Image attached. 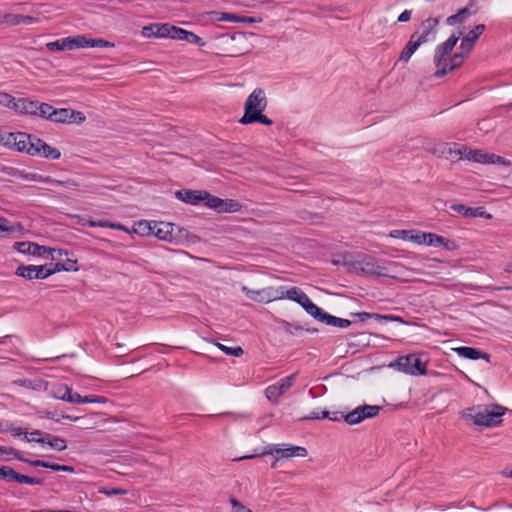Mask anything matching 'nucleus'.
Segmentation results:
<instances>
[{
  "label": "nucleus",
  "mask_w": 512,
  "mask_h": 512,
  "mask_svg": "<svg viewBox=\"0 0 512 512\" xmlns=\"http://www.w3.org/2000/svg\"><path fill=\"white\" fill-rule=\"evenodd\" d=\"M458 41L459 36L451 34L447 40L435 47L433 55V63L437 67V70L434 73L435 78H443L448 73L460 68L463 65L465 57L470 52H464L461 50L460 52L452 54V51Z\"/></svg>",
  "instance_id": "nucleus-1"
},
{
  "label": "nucleus",
  "mask_w": 512,
  "mask_h": 512,
  "mask_svg": "<svg viewBox=\"0 0 512 512\" xmlns=\"http://www.w3.org/2000/svg\"><path fill=\"white\" fill-rule=\"evenodd\" d=\"M267 100L265 92L261 88H256L246 99L244 105V114L238 120L242 125L261 124L265 126L273 125V121L262 112L266 108Z\"/></svg>",
  "instance_id": "nucleus-2"
},
{
  "label": "nucleus",
  "mask_w": 512,
  "mask_h": 512,
  "mask_svg": "<svg viewBox=\"0 0 512 512\" xmlns=\"http://www.w3.org/2000/svg\"><path fill=\"white\" fill-rule=\"evenodd\" d=\"M396 266L395 262H387L379 260L371 255H364L361 258L350 263V271H354L358 275H369L394 278L391 274L392 267Z\"/></svg>",
  "instance_id": "nucleus-3"
},
{
  "label": "nucleus",
  "mask_w": 512,
  "mask_h": 512,
  "mask_svg": "<svg viewBox=\"0 0 512 512\" xmlns=\"http://www.w3.org/2000/svg\"><path fill=\"white\" fill-rule=\"evenodd\" d=\"M494 407L496 411L484 407L475 414L463 412L462 417L467 420H472L473 423L478 426L496 427L502 423V416L506 409L500 405H495Z\"/></svg>",
  "instance_id": "nucleus-4"
},
{
  "label": "nucleus",
  "mask_w": 512,
  "mask_h": 512,
  "mask_svg": "<svg viewBox=\"0 0 512 512\" xmlns=\"http://www.w3.org/2000/svg\"><path fill=\"white\" fill-rule=\"evenodd\" d=\"M13 248L25 255H33L38 257L51 255L52 260H60L63 255H69V250L67 249H55L29 241L15 242Z\"/></svg>",
  "instance_id": "nucleus-5"
},
{
  "label": "nucleus",
  "mask_w": 512,
  "mask_h": 512,
  "mask_svg": "<svg viewBox=\"0 0 512 512\" xmlns=\"http://www.w3.org/2000/svg\"><path fill=\"white\" fill-rule=\"evenodd\" d=\"M278 294L280 295V299L287 298L298 303L310 316H314L315 312L318 309V306L311 301L308 295L301 290L299 287H285L279 286L277 287Z\"/></svg>",
  "instance_id": "nucleus-6"
},
{
  "label": "nucleus",
  "mask_w": 512,
  "mask_h": 512,
  "mask_svg": "<svg viewBox=\"0 0 512 512\" xmlns=\"http://www.w3.org/2000/svg\"><path fill=\"white\" fill-rule=\"evenodd\" d=\"M30 141H34V136L25 132L0 130V144L9 149L18 152H26Z\"/></svg>",
  "instance_id": "nucleus-7"
},
{
  "label": "nucleus",
  "mask_w": 512,
  "mask_h": 512,
  "mask_svg": "<svg viewBox=\"0 0 512 512\" xmlns=\"http://www.w3.org/2000/svg\"><path fill=\"white\" fill-rule=\"evenodd\" d=\"M390 366H396L399 371L413 376L425 375L427 373L426 363L416 354L400 356Z\"/></svg>",
  "instance_id": "nucleus-8"
},
{
  "label": "nucleus",
  "mask_w": 512,
  "mask_h": 512,
  "mask_svg": "<svg viewBox=\"0 0 512 512\" xmlns=\"http://www.w3.org/2000/svg\"><path fill=\"white\" fill-rule=\"evenodd\" d=\"M307 449L302 446H288L286 448H278L277 445L265 446L259 455L273 454L276 460L272 463L271 467L275 468L277 461L281 458H290L293 456L305 457L307 456Z\"/></svg>",
  "instance_id": "nucleus-9"
},
{
  "label": "nucleus",
  "mask_w": 512,
  "mask_h": 512,
  "mask_svg": "<svg viewBox=\"0 0 512 512\" xmlns=\"http://www.w3.org/2000/svg\"><path fill=\"white\" fill-rule=\"evenodd\" d=\"M382 407L378 405H362L356 407L354 410L347 412L345 415V422L348 425H356L365 419H372L376 417L381 411Z\"/></svg>",
  "instance_id": "nucleus-10"
},
{
  "label": "nucleus",
  "mask_w": 512,
  "mask_h": 512,
  "mask_svg": "<svg viewBox=\"0 0 512 512\" xmlns=\"http://www.w3.org/2000/svg\"><path fill=\"white\" fill-rule=\"evenodd\" d=\"M26 153L31 156H41L46 159L56 160L61 157L59 149L48 145L45 141L34 136V141H30Z\"/></svg>",
  "instance_id": "nucleus-11"
},
{
  "label": "nucleus",
  "mask_w": 512,
  "mask_h": 512,
  "mask_svg": "<svg viewBox=\"0 0 512 512\" xmlns=\"http://www.w3.org/2000/svg\"><path fill=\"white\" fill-rule=\"evenodd\" d=\"M0 480H5L8 482L13 481L27 485H43L45 482L43 478L30 477L28 475L18 473L10 466H0Z\"/></svg>",
  "instance_id": "nucleus-12"
},
{
  "label": "nucleus",
  "mask_w": 512,
  "mask_h": 512,
  "mask_svg": "<svg viewBox=\"0 0 512 512\" xmlns=\"http://www.w3.org/2000/svg\"><path fill=\"white\" fill-rule=\"evenodd\" d=\"M296 374H291L280 379L276 384L265 389V395L269 401L277 402L279 397L288 391L296 381Z\"/></svg>",
  "instance_id": "nucleus-13"
},
{
  "label": "nucleus",
  "mask_w": 512,
  "mask_h": 512,
  "mask_svg": "<svg viewBox=\"0 0 512 512\" xmlns=\"http://www.w3.org/2000/svg\"><path fill=\"white\" fill-rule=\"evenodd\" d=\"M206 207L213 209L218 213H232L240 211L242 205L235 199H222L210 194V199L206 202Z\"/></svg>",
  "instance_id": "nucleus-14"
},
{
  "label": "nucleus",
  "mask_w": 512,
  "mask_h": 512,
  "mask_svg": "<svg viewBox=\"0 0 512 512\" xmlns=\"http://www.w3.org/2000/svg\"><path fill=\"white\" fill-rule=\"evenodd\" d=\"M85 115L80 111H75L71 108L54 109L52 122L62 124H76L80 125L85 121Z\"/></svg>",
  "instance_id": "nucleus-15"
},
{
  "label": "nucleus",
  "mask_w": 512,
  "mask_h": 512,
  "mask_svg": "<svg viewBox=\"0 0 512 512\" xmlns=\"http://www.w3.org/2000/svg\"><path fill=\"white\" fill-rule=\"evenodd\" d=\"M242 291L249 299L259 303H269L274 300H280L277 287L270 286L259 290L243 287Z\"/></svg>",
  "instance_id": "nucleus-16"
},
{
  "label": "nucleus",
  "mask_w": 512,
  "mask_h": 512,
  "mask_svg": "<svg viewBox=\"0 0 512 512\" xmlns=\"http://www.w3.org/2000/svg\"><path fill=\"white\" fill-rule=\"evenodd\" d=\"M438 26L439 18L428 17L420 23L419 29L416 31L418 32L416 38L419 39L423 44L434 41L438 33Z\"/></svg>",
  "instance_id": "nucleus-17"
},
{
  "label": "nucleus",
  "mask_w": 512,
  "mask_h": 512,
  "mask_svg": "<svg viewBox=\"0 0 512 512\" xmlns=\"http://www.w3.org/2000/svg\"><path fill=\"white\" fill-rule=\"evenodd\" d=\"M175 197L186 204L198 205L203 202L206 206L210 193L206 190L180 189L175 192Z\"/></svg>",
  "instance_id": "nucleus-18"
},
{
  "label": "nucleus",
  "mask_w": 512,
  "mask_h": 512,
  "mask_svg": "<svg viewBox=\"0 0 512 512\" xmlns=\"http://www.w3.org/2000/svg\"><path fill=\"white\" fill-rule=\"evenodd\" d=\"M15 274L27 280L46 279L49 277L47 272V264L44 265H20L17 267Z\"/></svg>",
  "instance_id": "nucleus-19"
},
{
  "label": "nucleus",
  "mask_w": 512,
  "mask_h": 512,
  "mask_svg": "<svg viewBox=\"0 0 512 512\" xmlns=\"http://www.w3.org/2000/svg\"><path fill=\"white\" fill-rule=\"evenodd\" d=\"M66 259L63 262H56L47 264V272L49 277L55 273L65 271V272H77L79 271V267L77 265L78 259L76 258L74 252L69 251V255L65 256Z\"/></svg>",
  "instance_id": "nucleus-20"
},
{
  "label": "nucleus",
  "mask_w": 512,
  "mask_h": 512,
  "mask_svg": "<svg viewBox=\"0 0 512 512\" xmlns=\"http://www.w3.org/2000/svg\"><path fill=\"white\" fill-rule=\"evenodd\" d=\"M471 157L473 158V162L480 164H497L502 166L511 165V161L505 157L496 155L494 153H488L483 149H475Z\"/></svg>",
  "instance_id": "nucleus-21"
},
{
  "label": "nucleus",
  "mask_w": 512,
  "mask_h": 512,
  "mask_svg": "<svg viewBox=\"0 0 512 512\" xmlns=\"http://www.w3.org/2000/svg\"><path fill=\"white\" fill-rule=\"evenodd\" d=\"M478 6L476 2L470 1L465 7L461 8L456 14L450 15L446 18V24L455 26L465 22L469 17L478 13Z\"/></svg>",
  "instance_id": "nucleus-22"
},
{
  "label": "nucleus",
  "mask_w": 512,
  "mask_h": 512,
  "mask_svg": "<svg viewBox=\"0 0 512 512\" xmlns=\"http://www.w3.org/2000/svg\"><path fill=\"white\" fill-rule=\"evenodd\" d=\"M46 48L49 51H64V50L79 49V48H81L80 35L69 36V37L57 39L52 42H48L46 44Z\"/></svg>",
  "instance_id": "nucleus-23"
},
{
  "label": "nucleus",
  "mask_w": 512,
  "mask_h": 512,
  "mask_svg": "<svg viewBox=\"0 0 512 512\" xmlns=\"http://www.w3.org/2000/svg\"><path fill=\"white\" fill-rule=\"evenodd\" d=\"M486 26L484 24H478L473 29H471L462 39L460 43V50L464 52H471L479 37L485 31Z\"/></svg>",
  "instance_id": "nucleus-24"
},
{
  "label": "nucleus",
  "mask_w": 512,
  "mask_h": 512,
  "mask_svg": "<svg viewBox=\"0 0 512 512\" xmlns=\"http://www.w3.org/2000/svg\"><path fill=\"white\" fill-rule=\"evenodd\" d=\"M313 318L319 322L325 323L326 325L335 326V327H339V328H346L351 325L350 320L333 316V315L325 312L320 307H318Z\"/></svg>",
  "instance_id": "nucleus-25"
},
{
  "label": "nucleus",
  "mask_w": 512,
  "mask_h": 512,
  "mask_svg": "<svg viewBox=\"0 0 512 512\" xmlns=\"http://www.w3.org/2000/svg\"><path fill=\"white\" fill-rule=\"evenodd\" d=\"M175 225L172 223L165 222H153V234L159 240L166 242H174L175 236L173 235Z\"/></svg>",
  "instance_id": "nucleus-26"
},
{
  "label": "nucleus",
  "mask_w": 512,
  "mask_h": 512,
  "mask_svg": "<svg viewBox=\"0 0 512 512\" xmlns=\"http://www.w3.org/2000/svg\"><path fill=\"white\" fill-rule=\"evenodd\" d=\"M450 208L457 212L458 214L466 217V218H477V217H486L491 218L490 214H487L485 208L482 206L478 207H468L464 204L454 203L450 206Z\"/></svg>",
  "instance_id": "nucleus-27"
},
{
  "label": "nucleus",
  "mask_w": 512,
  "mask_h": 512,
  "mask_svg": "<svg viewBox=\"0 0 512 512\" xmlns=\"http://www.w3.org/2000/svg\"><path fill=\"white\" fill-rule=\"evenodd\" d=\"M453 350L457 353L458 356L465 358V359H470V360L483 359L488 363L491 360L490 354H488L478 348H475V347L460 346V347L454 348Z\"/></svg>",
  "instance_id": "nucleus-28"
},
{
  "label": "nucleus",
  "mask_w": 512,
  "mask_h": 512,
  "mask_svg": "<svg viewBox=\"0 0 512 512\" xmlns=\"http://www.w3.org/2000/svg\"><path fill=\"white\" fill-rule=\"evenodd\" d=\"M418 32H414L399 55L398 61L407 63L416 50L423 44L416 38Z\"/></svg>",
  "instance_id": "nucleus-29"
},
{
  "label": "nucleus",
  "mask_w": 512,
  "mask_h": 512,
  "mask_svg": "<svg viewBox=\"0 0 512 512\" xmlns=\"http://www.w3.org/2000/svg\"><path fill=\"white\" fill-rule=\"evenodd\" d=\"M12 459H16L18 461L24 462L31 466V462H34L33 459H29L23 456V454L13 448L8 446L0 445V461H10Z\"/></svg>",
  "instance_id": "nucleus-30"
},
{
  "label": "nucleus",
  "mask_w": 512,
  "mask_h": 512,
  "mask_svg": "<svg viewBox=\"0 0 512 512\" xmlns=\"http://www.w3.org/2000/svg\"><path fill=\"white\" fill-rule=\"evenodd\" d=\"M38 101L29 98H17L15 111L21 114H29L36 116Z\"/></svg>",
  "instance_id": "nucleus-31"
},
{
  "label": "nucleus",
  "mask_w": 512,
  "mask_h": 512,
  "mask_svg": "<svg viewBox=\"0 0 512 512\" xmlns=\"http://www.w3.org/2000/svg\"><path fill=\"white\" fill-rule=\"evenodd\" d=\"M31 466L42 467V468L50 469V470L56 471V472H59V471L69 472V473L75 472V468L73 466L62 465V464L45 461V460H40V459H35L34 462H31Z\"/></svg>",
  "instance_id": "nucleus-32"
},
{
  "label": "nucleus",
  "mask_w": 512,
  "mask_h": 512,
  "mask_svg": "<svg viewBox=\"0 0 512 512\" xmlns=\"http://www.w3.org/2000/svg\"><path fill=\"white\" fill-rule=\"evenodd\" d=\"M81 48H112L115 46L114 43L109 42L102 38H88L85 35H80Z\"/></svg>",
  "instance_id": "nucleus-33"
},
{
  "label": "nucleus",
  "mask_w": 512,
  "mask_h": 512,
  "mask_svg": "<svg viewBox=\"0 0 512 512\" xmlns=\"http://www.w3.org/2000/svg\"><path fill=\"white\" fill-rule=\"evenodd\" d=\"M155 37L156 38H171L177 39L176 36L179 32V27L173 26L169 23L155 24Z\"/></svg>",
  "instance_id": "nucleus-34"
},
{
  "label": "nucleus",
  "mask_w": 512,
  "mask_h": 512,
  "mask_svg": "<svg viewBox=\"0 0 512 512\" xmlns=\"http://www.w3.org/2000/svg\"><path fill=\"white\" fill-rule=\"evenodd\" d=\"M176 38H177L176 40H183L188 43L197 44L199 46L205 45V42L202 40L201 37H199L198 35H196L193 32L184 30L182 28H179V32H178Z\"/></svg>",
  "instance_id": "nucleus-35"
},
{
  "label": "nucleus",
  "mask_w": 512,
  "mask_h": 512,
  "mask_svg": "<svg viewBox=\"0 0 512 512\" xmlns=\"http://www.w3.org/2000/svg\"><path fill=\"white\" fill-rule=\"evenodd\" d=\"M33 435H39V438H28L27 434H25V441L36 442V443L41 444L42 446H45V445L49 446V443L56 436V435L50 434L48 432H43L41 430H34Z\"/></svg>",
  "instance_id": "nucleus-36"
},
{
  "label": "nucleus",
  "mask_w": 512,
  "mask_h": 512,
  "mask_svg": "<svg viewBox=\"0 0 512 512\" xmlns=\"http://www.w3.org/2000/svg\"><path fill=\"white\" fill-rule=\"evenodd\" d=\"M473 151H475V149H472L466 145H461L458 148H449L448 154L450 156L457 155L460 159L473 161V158L471 157L473 155Z\"/></svg>",
  "instance_id": "nucleus-37"
},
{
  "label": "nucleus",
  "mask_w": 512,
  "mask_h": 512,
  "mask_svg": "<svg viewBox=\"0 0 512 512\" xmlns=\"http://www.w3.org/2000/svg\"><path fill=\"white\" fill-rule=\"evenodd\" d=\"M36 109H37L36 116H39L44 119H48V120L52 121V116H53L55 108H53L50 104L39 102Z\"/></svg>",
  "instance_id": "nucleus-38"
},
{
  "label": "nucleus",
  "mask_w": 512,
  "mask_h": 512,
  "mask_svg": "<svg viewBox=\"0 0 512 512\" xmlns=\"http://www.w3.org/2000/svg\"><path fill=\"white\" fill-rule=\"evenodd\" d=\"M279 323L281 327L284 329V331L290 335H296L304 330V327L297 322L290 323L286 320H280Z\"/></svg>",
  "instance_id": "nucleus-39"
},
{
  "label": "nucleus",
  "mask_w": 512,
  "mask_h": 512,
  "mask_svg": "<svg viewBox=\"0 0 512 512\" xmlns=\"http://www.w3.org/2000/svg\"><path fill=\"white\" fill-rule=\"evenodd\" d=\"M10 23L13 25H20V24H31L37 21V18L28 16V15H20L15 14L10 16Z\"/></svg>",
  "instance_id": "nucleus-40"
},
{
  "label": "nucleus",
  "mask_w": 512,
  "mask_h": 512,
  "mask_svg": "<svg viewBox=\"0 0 512 512\" xmlns=\"http://www.w3.org/2000/svg\"><path fill=\"white\" fill-rule=\"evenodd\" d=\"M137 229H135V232L145 236V235H152L153 234V223L147 221V220H141L137 224Z\"/></svg>",
  "instance_id": "nucleus-41"
},
{
  "label": "nucleus",
  "mask_w": 512,
  "mask_h": 512,
  "mask_svg": "<svg viewBox=\"0 0 512 512\" xmlns=\"http://www.w3.org/2000/svg\"><path fill=\"white\" fill-rule=\"evenodd\" d=\"M16 102H17V98L13 97L12 95H10L8 93L0 92V105L15 110Z\"/></svg>",
  "instance_id": "nucleus-42"
},
{
  "label": "nucleus",
  "mask_w": 512,
  "mask_h": 512,
  "mask_svg": "<svg viewBox=\"0 0 512 512\" xmlns=\"http://www.w3.org/2000/svg\"><path fill=\"white\" fill-rule=\"evenodd\" d=\"M217 346L219 347V349L221 351H223L226 355H229V356L240 357L244 354V350L240 346L227 347L220 343H218Z\"/></svg>",
  "instance_id": "nucleus-43"
},
{
  "label": "nucleus",
  "mask_w": 512,
  "mask_h": 512,
  "mask_svg": "<svg viewBox=\"0 0 512 512\" xmlns=\"http://www.w3.org/2000/svg\"><path fill=\"white\" fill-rule=\"evenodd\" d=\"M444 243V237L435 233H427L425 245L439 247Z\"/></svg>",
  "instance_id": "nucleus-44"
},
{
  "label": "nucleus",
  "mask_w": 512,
  "mask_h": 512,
  "mask_svg": "<svg viewBox=\"0 0 512 512\" xmlns=\"http://www.w3.org/2000/svg\"><path fill=\"white\" fill-rule=\"evenodd\" d=\"M49 447L57 451H64L67 449V442L64 438L55 436V438L49 443Z\"/></svg>",
  "instance_id": "nucleus-45"
},
{
  "label": "nucleus",
  "mask_w": 512,
  "mask_h": 512,
  "mask_svg": "<svg viewBox=\"0 0 512 512\" xmlns=\"http://www.w3.org/2000/svg\"><path fill=\"white\" fill-rule=\"evenodd\" d=\"M1 432H10L13 436H21L27 434V432L23 431L21 427H16L11 423H6L5 428L0 429Z\"/></svg>",
  "instance_id": "nucleus-46"
},
{
  "label": "nucleus",
  "mask_w": 512,
  "mask_h": 512,
  "mask_svg": "<svg viewBox=\"0 0 512 512\" xmlns=\"http://www.w3.org/2000/svg\"><path fill=\"white\" fill-rule=\"evenodd\" d=\"M326 417H330L329 411H312L308 416L301 417L300 420H320L325 419Z\"/></svg>",
  "instance_id": "nucleus-47"
},
{
  "label": "nucleus",
  "mask_w": 512,
  "mask_h": 512,
  "mask_svg": "<svg viewBox=\"0 0 512 512\" xmlns=\"http://www.w3.org/2000/svg\"><path fill=\"white\" fill-rule=\"evenodd\" d=\"M66 390H70V387L67 385H59L58 387L53 389V397L65 401V398L67 397Z\"/></svg>",
  "instance_id": "nucleus-48"
},
{
  "label": "nucleus",
  "mask_w": 512,
  "mask_h": 512,
  "mask_svg": "<svg viewBox=\"0 0 512 512\" xmlns=\"http://www.w3.org/2000/svg\"><path fill=\"white\" fill-rule=\"evenodd\" d=\"M354 316H356L360 322H365L368 319H375L380 322L381 314L378 313H369V312H358L354 313Z\"/></svg>",
  "instance_id": "nucleus-49"
},
{
  "label": "nucleus",
  "mask_w": 512,
  "mask_h": 512,
  "mask_svg": "<svg viewBox=\"0 0 512 512\" xmlns=\"http://www.w3.org/2000/svg\"><path fill=\"white\" fill-rule=\"evenodd\" d=\"M427 232L413 231L409 235V241H412L417 244H425Z\"/></svg>",
  "instance_id": "nucleus-50"
},
{
  "label": "nucleus",
  "mask_w": 512,
  "mask_h": 512,
  "mask_svg": "<svg viewBox=\"0 0 512 512\" xmlns=\"http://www.w3.org/2000/svg\"><path fill=\"white\" fill-rule=\"evenodd\" d=\"M108 401L107 398L104 396L99 395H86L83 396V403H97V404H104Z\"/></svg>",
  "instance_id": "nucleus-51"
},
{
  "label": "nucleus",
  "mask_w": 512,
  "mask_h": 512,
  "mask_svg": "<svg viewBox=\"0 0 512 512\" xmlns=\"http://www.w3.org/2000/svg\"><path fill=\"white\" fill-rule=\"evenodd\" d=\"M66 393H67V397L65 398L66 402L78 403V404L83 403V396H81L77 392H72L71 388H70V390H66Z\"/></svg>",
  "instance_id": "nucleus-52"
},
{
  "label": "nucleus",
  "mask_w": 512,
  "mask_h": 512,
  "mask_svg": "<svg viewBox=\"0 0 512 512\" xmlns=\"http://www.w3.org/2000/svg\"><path fill=\"white\" fill-rule=\"evenodd\" d=\"M230 503L232 506V512H253L251 509L244 506L241 502H239L235 498H231Z\"/></svg>",
  "instance_id": "nucleus-53"
},
{
  "label": "nucleus",
  "mask_w": 512,
  "mask_h": 512,
  "mask_svg": "<svg viewBox=\"0 0 512 512\" xmlns=\"http://www.w3.org/2000/svg\"><path fill=\"white\" fill-rule=\"evenodd\" d=\"M16 230L5 217L0 216V232L12 233Z\"/></svg>",
  "instance_id": "nucleus-54"
},
{
  "label": "nucleus",
  "mask_w": 512,
  "mask_h": 512,
  "mask_svg": "<svg viewBox=\"0 0 512 512\" xmlns=\"http://www.w3.org/2000/svg\"><path fill=\"white\" fill-rule=\"evenodd\" d=\"M413 232V230H393L390 233V236L393 238H398L402 240H409V235Z\"/></svg>",
  "instance_id": "nucleus-55"
},
{
  "label": "nucleus",
  "mask_w": 512,
  "mask_h": 512,
  "mask_svg": "<svg viewBox=\"0 0 512 512\" xmlns=\"http://www.w3.org/2000/svg\"><path fill=\"white\" fill-rule=\"evenodd\" d=\"M383 321L384 322H399V323H403V324L407 323L400 316H396V315H392V314H387V315L381 314L380 322H383Z\"/></svg>",
  "instance_id": "nucleus-56"
},
{
  "label": "nucleus",
  "mask_w": 512,
  "mask_h": 512,
  "mask_svg": "<svg viewBox=\"0 0 512 512\" xmlns=\"http://www.w3.org/2000/svg\"><path fill=\"white\" fill-rule=\"evenodd\" d=\"M345 415L346 413L344 412L334 411L330 412V417L327 418L333 422H339L342 419L345 421Z\"/></svg>",
  "instance_id": "nucleus-57"
},
{
  "label": "nucleus",
  "mask_w": 512,
  "mask_h": 512,
  "mask_svg": "<svg viewBox=\"0 0 512 512\" xmlns=\"http://www.w3.org/2000/svg\"><path fill=\"white\" fill-rule=\"evenodd\" d=\"M442 247L446 249L447 251H454L458 248V245L455 241L444 238V243H442Z\"/></svg>",
  "instance_id": "nucleus-58"
},
{
  "label": "nucleus",
  "mask_w": 512,
  "mask_h": 512,
  "mask_svg": "<svg viewBox=\"0 0 512 512\" xmlns=\"http://www.w3.org/2000/svg\"><path fill=\"white\" fill-rule=\"evenodd\" d=\"M44 417L48 418V419H53L55 421H60V413L57 412V410H53V411H50V410H45L42 412Z\"/></svg>",
  "instance_id": "nucleus-59"
},
{
  "label": "nucleus",
  "mask_w": 512,
  "mask_h": 512,
  "mask_svg": "<svg viewBox=\"0 0 512 512\" xmlns=\"http://www.w3.org/2000/svg\"><path fill=\"white\" fill-rule=\"evenodd\" d=\"M155 31H156L155 24H152L150 26L144 27L142 34L145 37H152V36L155 37Z\"/></svg>",
  "instance_id": "nucleus-60"
},
{
  "label": "nucleus",
  "mask_w": 512,
  "mask_h": 512,
  "mask_svg": "<svg viewBox=\"0 0 512 512\" xmlns=\"http://www.w3.org/2000/svg\"><path fill=\"white\" fill-rule=\"evenodd\" d=\"M411 10H404L399 16H398V19L397 21L398 22H408L410 19H411Z\"/></svg>",
  "instance_id": "nucleus-61"
},
{
  "label": "nucleus",
  "mask_w": 512,
  "mask_h": 512,
  "mask_svg": "<svg viewBox=\"0 0 512 512\" xmlns=\"http://www.w3.org/2000/svg\"><path fill=\"white\" fill-rule=\"evenodd\" d=\"M220 20H224V21H230V22H238L239 21V17L235 14H230V13H223L221 18H219Z\"/></svg>",
  "instance_id": "nucleus-62"
},
{
  "label": "nucleus",
  "mask_w": 512,
  "mask_h": 512,
  "mask_svg": "<svg viewBox=\"0 0 512 512\" xmlns=\"http://www.w3.org/2000/svg\"><path fill=\"white\" fill-rule=\"evenodd\" d=\"M91 226H98L103 228H111L112 222L109 220H99L97 223L92 222Z\"/></svg>",
  "instance_id": "nucleus-63"
},
{
  "label": "nucleus",
  "mask_w": 512,
  "mask_h": 512,
  "mask_svg": "<svg viewBox=\"0 0 512 512\" xmlns=\"http://www.w3.org/2000/svg\"><path fill=\"white\" fill-rule=\"evenodd\" d=\"M60 418L67 419V420L74 421V422L78 421L80 419L79 416L69 415V414H65L63 412L60 413Z\"/></svg>",
  "instance_id": "nucleus-64"
}]
</instances>
